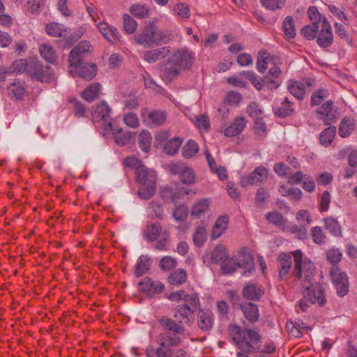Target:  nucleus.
Returning a JSON list of instances; mask_svg holds the SVG:
<instances>
[{
  "label": "nucleus",
  "mask_w": 357,
  "mask_h": 357,
  "mask_svg": "<svg viewBox=\"0 0 357 357\" xmlns=\"http://www.w3.org/2000/svg\"><path fill=\"white\" fill-rule=\"evenodd\" d=\"M330 275L337 294L340 296H345L349 291L347 275L344 273L341 272L337 266H333L330 271Z\"/></svg>",
  "instance_id": "6"
},
{
  "label": "nucleus",
  "mask_w": 357,
  "mask_h": 357,
  "mask_svg": "<svg viewBox=\"0 0 357 357\" xmlns=\"http://www.w3.org/2000/svg\"><path fill=\"white\" fill-rule=\"evenodd\" d=\"M206 239V230L204 224L199 225L196 227L193 235V241L196 246H202Z\"/></svg>",
  "instance_id": "43"
},
{
  "label": "nucleus",
  "mask_w": 357,
  "mask_h": 357,
  "mask_svg": "<svg viewBox=\"0 0 357 357\" xmlns=\"http://www.w3.org/2000/svg\"><path fill=\"white\" fill-rule=\"evenodd\" d=\"M268 178V170L262 166L257 167L247 177H243L241 183L243 186L248 184L257 185L266 181Z\"/></svg>",
  "instance_id": "14"
},
{
  "label": "nucleus",
  "mask_w": 357,
  "mask_h": 357,
  "mask_svg": "<svg viewBox=\"0 0 357 357\" xmlns=\"http://www.w3.org/2000/svg\"><path fill=\"white\" fill-rule=\"evenodd\" d=\"M160 346L156 349L157 357H185V351L181 349H170Z\"/></svg>",
  "instance_id": "33"
},
{
  "label": "nucleus",
  "mask_w": 357,
  "mask_h": 357,
  "mask_svg": "<svg viewBox=\"0 0 357 357\" xmlns=\"http://www.w3.org/2000/svg\"><path fill=\"white\" fill-rule=\"evenodd\" d=\"M238 267H240V264L232 259H226L222 264V269L226 274L233 273Z\"/></svg>",
  "instance_id": "64"
},
{
  "label": "nucleus",
  "mask_w": 357,
  "mask_h": 357,
  "mask_svg": "<svg viewBox=\"0 0 357 357\" xmlns=\"http://www.w3.org/2000/svg\"><path fill=\"white\" fill-rule=\"evenodd\" d=\"M39 51L40 55L48 62L54 63L56 60V52L50 44H42L39 47Z\"/></svg>",
  "instance_id": "39"
},
{
  "label": "nucleus",
  "mask_w": 357,
  "mask_h": 357,
  "mask_svg": "<svg viewBox=\"0 0 357 357\" xmlns=\"http://www.w3.org/2000/svg\"><path fill=\"white\" fill-rule=\"evenodd\" d=\"M75 69L69 70V73L72 76L78 75L79 77L86 79L91 80L96 75V66L93 63H84L82 66L79 64L77 65V66H71Z\"/></svg>",
  "instance_id": "12"
},
{
  "label": "nucleus",
  "mask_w": 357,
  "mask_h": 357,
  "mask_svg": "<svg viewBox=\"0 0 357 357\" xmlns=\"http://www.w3.org/2000/svg\"><path fill=\"white\" fill-rule=\"evenodd\" d=\"M264 291L260 287L254 284H248L243 291V296L250 300H258Z\"/></svg>",
  "instance_id": "32"
},
{
  "label": "nucleus",
  "mask_w": 357,
  "mask_h": 357,
  "mask_svg": "<svg viewBox=\"0 0 357 357\" xmlns=\"http://www.w3.org/2000/svg\"><path fill=\"white\" fill-rule=\"evenodd\" d=\"M282 28L284 33L287 37L292 38L295 36L296 31L292 17L288 16L284 19L282 24Z\"/></svg>",
  "instance_id": "55"
},
{
  "label": "nucleus",
  "mask_w": 357,
  "mask_h": 357,
  "mask_svg": "<svg viewBox=\"0 0 357 357\" xmlns=\"http://www.w3.org/2000/svg\"><path fill=\"white\" fill-rule=\"evenodd\" d=\"M151 263L147 256L142 255L137 259L135 264V275L140 277L145 274L149 269Z\"/></svg>",
  "instance_id": "34"
},
{
  "label": "nucleus",
  "mask_w": 357,
  "mask_h": 357,
  "mask_svg": "<svg viewBox=\"0 0 357 357\" xmlns=\"http://www.w3.org/2000/svg\"><path fill=\"white\" fill-rule=\"evenodd\" d=\"M28 73L36 79L43 82H48L49 79L45 75V70L42 65L35 62H29Z\"/></svg>",
  "instance_id": "31"
},
{
  "label": "nucleus",
  "mask_w": 357,
  "mask_h": 357,
  "mask_svg": "<svg viewBox=\"0 0 357 357\" xmlns=\"http://www.w3.org/2000/svg\"><path fill=\"white\" fill-rule=\"evenodd\" d=\"M136 179L140 185L138 195L143 199H149L155 193L156 174L144 165H138L135 169Z\"/></svg>",
  "instance_id": "3"
},
{
  "label": "nucleus",
  "mask_w": 357,
  "mask_h": 357,
  "mask_svg": "<svg viewBox=\"0 0 357 357\" xmlns=\"http://www.w3.org/2000/svg\"><path fill=\"white\" fill-rule=\"evenodd\" d=\"M177 261L175 258L170 256H165L160 259V267L163 271H169L174 268L177 266Z\"/></svg>",
  "instance_id": "62"
},
{
  "label": "nucleus",
  "mask_w": 357,
  "mask_h": 357,
  "mask_svg": "<svg viewBox=\"0 0 357 357\" xmlns=\"http://www.w3.org/2000/svg\"><path fill=\"white\" fill-rule=\"evenodd\" d=\"M181 68L174 62H170L169 58L167 61L160 68V77L167 82L172 81L180 73Z\"/></svg>",
  "instance_id": "15"
},
{
  "label": "nucleus",
  "mask_w": 357,
  "mask_h": 357,
  "mask_svg": "<svg viewBox=\"0 0 357 357\" xmlns=\"http://www.w3.org/2000/svg\"><path fill=\"white\" fill-rule=\"evenodd\" d=\"M307 13L312 24H317L319 26H322V21L324 19H326L325 17L321 15L315 6H310Z\"/></svg>",
  "instance_id": "61"
},
{
  "label": "nucleus",
  "mask_w": 357,
  "mask_h": 357,
  "mask_svg": "<svg viewBox=\"0 0 357 357\" xmlns=\"http://www.w3.org/2000/svg\"><path fill=\"white\" fill-rule=\"evenodd\" d=\"M246 121L244 117H237L225 130V135L234 137L240 134L245 128Z\"/></svg>",
  "instance_id": "21"
},
{
  "label": "nucleus",
  "mask_w": 357,
  "mask_h": 357,
  "mask_svg": "<svg viewBox=\"0 0 357 357\" xmlns=\"http://www.w3.org/2000/svg\"><path fill=\"white\" fill-rule=\"evenodd\" d=\"M98 27L104 38L110 43H115L120 40L121 35L113 26H110L105 22H101L98 24Z\"/></svg>",
  "instance_id": "18"
},
{
  "label": "nucleus",
  "mask_w": 357,
  "mask_h": 357,
  "mask_svg": "<svg viewBox=\"0 0 357 357\" xmlns=\"http://www.w3.org/2000/svg\"><path fill=\"white\" fill-rule=\"evenodd\" d=\"M229 222V218L227 215L219 217L211 230V238L217 239L226 231Z\"/></svg>",
  "instance_id": "24"
},
{
  "label": "nucleus",
  "mask_w": 357,
  "mask_h": 357,
  "mask_svg": "<svg viewBox=\"0 0 357 357\" xmlns=\"http://www.w3.org/2000/svg\"><path fill=\"white\" fill-rule=\"evenodd\" d=\"M108 126L113 131L115 142L119 146L125 145L135 137L132 132H123L122 128H113L111 123H109Z\"/></svg>",
  "instance_id": "22"
},
{
  "label": "nucleus",
  "mask_w": 357,
  "mask_h": 357,
  "mask_svg": "<svg viewBox=\"0 0 357 357\" xmlns=\"http://www.w3.org/2000/svg\"><path fill=\"white\" fill-rule=\"evenodd\" d=\"M195 311L189 307L178 305L175 308L174 316L180 324H188L193 319Z\"/></svg>",
  "instance_id": "16"
},
{
  "label": "nucleus",
  "mask_w": 357,
  "mask_h": 357,
  "mask_svg": "<svg viewBox=\"0 0 357 357\" xmlns=\"http://www.w3.org/2000/svg\"><path fill=\"white\" fill-rule=\"evenodd\" d=\"M160 325L168 331L161 333L157 337V343L162 347H175L180 344V334L184 332L183 327L179 326L173 319L168 317H162L158 319Z\"/></svg>",
  "instance_id": "4"
},
{
  "label": "nucleus",
  "mask_w": 357,
  "mask_h": 357,
  "mask_svg": "<svg viewBox=\"0 0 357 357\" xmlns=\"http://www.w3.org/2000/svg\"><path fill=\"white\" fill-rule=\"evenodd\" d=\"M100 93V85L98 83H92L82 93V97L87 101H92L97 98Z\"/></svg>",
  "instance_id": "35"
},
{
  "label": "nucleus",
  "mask_w": 357,
  "mask_h": 357,
  "mask_svg": "<svg viewBox=\"0 0 357 357\" xmlns=\"http://www.w3.org/2000/svg\"><path fill=\"white\" fill-rule=\"evenodd\" d=\"M110 113V108L105 102H101L96 105V107L92 111V118L95 121L107 120Z\"/></svg>",
  "instance_id": "26"
},
{
  "label": "nucleus",
  "mask_w": 357,
  "mask_h": 357,
  "mask_svg": "<svg viewBox=\"0 0 357 357\" xmlns=\"http://www.w3.org/2000/svg\"><path fill=\"white\" fill-rule=\"evenodd\" d=\"M329 96L328 91L325 89H320L314 91L311 96V104L312 105H319L324 100Z\"/></svg>",
  "instance_id": "54"
},
{
  "label": "nucleus",
  "mask_w": 357,
  "mask_h": 357,
  "mask_svg": "<svg viewBox=\"0 0 357 357\" xmlns=\"http://www.w3.org/2000/svg\"><path fill=\"white\" fill-rule=\"evenodd\" d=\"M270 61L271 57L269 53L264 50H260L258 53L257 61V67L258 70L260 73H264V71L268 68V63Z\"/></svg>",
  "instance_id": "41"
},
{
  "label": "nucleus",
  "mask_w": 357,
  "mask_h": 357,
  "mask_svg": "<svg viewBox=\"0 0 357 357\" xmlns=\"http://www.w3.org/2000/svg\"><path fill=\"white\" fill-rule=\"evenodd\" d=\"M141 289L148 295H153L161 293L164 289V285L158 281H153L149 278H144L139 282Z\"/></svg>",
  "instance_id": "17"
},
{
  "label": "nucleus",
  "mask_w": 357,
  "mask_h": 357,
  "mask_svg": "<svg viewBox=\"0 0 357 357\" xmlns=\"http://www.w3.org/2000/svg\"><path fill=\"white\" fill-rule=\"evenodd\" d=\"M141 116L143 121L150 126H160L165 123L167 114L162 110H151L143 108L141 110Z\"/></svg>",
  "instance_id": "7"
},
{
  "label": "nucleus",
  "mask_w": 357,
  "mask_h": 357,
  "mask_svg": "<svg viewBox=\"0 0 357 357\" xmlns=\"http://www.w3.org/2000/svg\"><path fill=\"white\" fill-rule=\"evenodd\" d=\"M123 27L124 31L128 34H132L135 32L137 28V23L129 15H123Z\"/></svg>",
  "instance_id": "52"
},
{
  "label": "nucleus",
  "mask_w": 357,
  "mask_h": 357,
  "mask_svg": "<svg viewBox=\"0 0 357 357\" xmlns=\"http://www.w3.org/2000/svg\"><path fill=\"white\" fill-rule=\"evenodd\" d=\"M229 333L233 341L245 352H258L261 347L260 335L255 330L241 328L237 325H230Z\"/></svg>",
  "instance_id": "2"
},
{
  "label": "nucleus",
  "mask_w": 357,
  "mask_h": 357,
  "mask_svg": "<svg viewBox=\"0 0 357 357\" xmlns=\"http://www.w3.org/2000/svg\"><path fill=\"white\" fill-rule=\"evenodd\" d=\"M320 28L321 29L317 36V42L320 47H328L333 44V36L331 24L327 19L322 21V26Z\"/></svg>",
  "instance_id": "13"
},
{
  "label": "nucleus",
  "mask_w": 357,
  "mask_h": 357,
  "mask_svg": "<svg viewBox=\"0 0 357 357\" xmlns=\"http://www.w3.org/2000/svg\"><path fill=\"white\" fill-rule=\"evenodd\" d=\"M174 11L178 17L186 20L190 16L189 6L185 3H177L174 7Z\"/></svg>",
  "instance_id": "49"
},
{
  "label": "nucleus",
  "mask_w": 357,
  "mask_h": 357,
  "mask_svg": "<svg viewBox=\"0 0 357 357\" xmlns=\"http://www.w3.org/2000/svg\"><path fill=\"white\" fill-rule=\"evenodd\" d=\"M336 134V128L335 126H329L321 132L319 137L320 143L325 146H328Z\"/></svg>",
  "instance_id": "36"
},
{
  "label": "nucleus",
  "mask_w": 357,
  "mask_h": 357,
  "mask_svg": "<svg viewBox=\"0 0 357 357\" xmlns=\"http://www.w3.org/2000/svg\"><path fill=\"white\" fill-rule=\"evenodd\" d=\"M46 32L48 35L53 37H62L65 35L66 29L64 26L56 22H52L47 24Z\"/></svg>",
  "instance_id": "40"
},
{
  "label": "nucleus",
  "mask_w": 357,
  "mask_h": 357,
  "mask_svg": "<svg viewBox=\"0 0 357 357\" xmlns=\"http://www.w3.org/2000/svg\"><path fill=\"white\" fill-rule=\"evenodd\" d=\"M170 62L179 66L181 69L189 68L195 60V53L186 47L174 50L169 57Z\"/></svg>",
  "instance_id": "5"
},
{
  "label": "nucleus",
  "mask_w": 357,
  "mask_h": 357,
  "mask_svg": "<svg viewBox=\"0 0 357 357\" xmlns=\"http://www.w3.org/2000/svg\"><path fill=\"white\" fill-rule=\"evenodd\" d=\"M240 267H248V270L243 272V275H248L255 271L253 257L249 252H241L238 257Z\"/></svg>",
  "instance_id": "29"
},
{
  "label": "nucleus",
  "mask_w": 357,
  "mask_h": 357,
  "mask_svg": "<svg viewBox=\"0 0 357 357\" xmlns=\"http://www.w3.org/2000/svg\"><path fill=\"white\" fill-rule=\"evenodd\" d=\"M172 38V33L169 31L158 30L154 25V45L166 44Z\"/></svg>",
  "instance_id": "44"
},
{
  "label": "nucleus",
  "mask_w": 357,
  "mask_h": 357,
  "mask_svg": "<svg viewBox=\"0 0 357 357\" xmlns=\"http://www.w3.org/2000/svg\"><path fill=\"white\" fill-rule=\"evenodd\" d=\"M137 44L144 47H150L154 45V24L149 23L141 28L139 32L134 36Z\"/></svg>",
  "instance_id": "9"
},
{
  "label": "nucleus",
  "mask_w": 357,
  "mask_h": 357,
  "mask_svg": "<svg viewBox=\"0 0 357 357\" xmlns=\"http://www.w3.org/2000/svg\"><path fill=\"white\" fill-rule=\"evenodd\" d=\"M209 202L207 199H203L195 203L192 208V215L200 216L208 209Z\"/></svg>",
  "instance_id": "57"
},
{
  "label": "nucleus",
  "mask_w": 357,
  "mask_h": 357,
  "mask_svg": "<svg viewBox=\"0 0 357 357\" xmlns=\"http://www.w3.org/2000/svg\"><path fill=\"white\" fill-rule=\"evenodd\" d=\"M317 112L319 115V119L322 120L326 126L334 123L337 120V109L333 107V102L331 100L321 105Z\"/></svg>",
  "instance_id": "10"
},
{
  "label": "nucleus",
  "mask_w": 357,
  "mask_h": 357,
  "mask_svg": "<svg viewBox=\"0 0 357 357\" xmlns=\"http://www.w3.org/2000/svg\"><path fill=\"white\" fill-rule=\"evenodd\" d=\"M213 314L211 312L199 311L197 315V325L203 331H207L212 328Z\"/></svg>",
  "instance_id": "28"
},
{
  "label": "nucleus",
  "mask_w": 357,
  "mask_h": 357,
  "mask_svg": "<svg viewBox=\"0 0 357 357\" xmlns=\"http://www.w3.org/2000/svg\"><path fill=\"white\" fill-rule=\"evenodd\" d=\"M29 66V63L25 59L15 60L9 67L0 70V80L5 81L10 75L28 72Z\"/></svg>",
  "instance_id": "11"
},
{
  "label": "nucleus",
  "mask_w": 357,
  "mask_h": 357,
  "mask_svg": "<svg viewBox=\"0 0 357 357\" xmlns=\"http://www.w3.org/2000/svg\"><path fill=\"white\" fill-rule=\"evenodd\" d=\"M130 11L135 17L142 19L148 16L149 9L145 5L135 4L131 6Z\"/></svg>",
  "instance_id": "51"
},
{
  "label": "nucleus",
  "mask_w": 357,
  "mask_h": 357,
  "mask_svg": "<svg viewBox=\"0 0 357 357\" xmlns=\"http://www.w3.org/2000/svg\"><path fill=\"white\" fill-rule=\"evenodd\" d=\"M170 47H162L160 48L146 51L144 59L149 63H155L168 55L170 52Z\"/></svg>",
  "instance_id": "20"
},
{
  "label": "nucleus",
  "mask_w": 357,
  "mask_h": 357,
  "mask_svg": "<svg viewBox=\"0 0 357 357\" xmlns=\"http://www.w3.org/2000/svg\"><path fill=\"white\" fill-rule=\"evenodd\" d=\"M305 85L299 82H294L288 86L289 91L297 99L302 100L305 96Z\"/></svg>",
  "instance_id": "48"
},
{
  "label": "nucleus",
  "mask_w": 357,
  "mask_h": 357,
  "mask_svg": "<svg viewBox=\"0 0 357 357\" xmlns=\"http://www.w3.org/2000/svg\"><path fill=\"white\" fill-rule=\"evenodd\" d=\"M183 301H184L183 305L197 310L199 305V298L195 294H188L185 293Z\"/></svg>",
  "instance_id": "60"
},
{
  "label": "nucleus",
  "mask_w": 357,
  "mask_h": 357,
  "mask_svg": "<svg viewBox=\"0 0 357 357\" xmlns=\"http://www.w3.org/2000/svg\"><path fill=\"white\" fill-rule=\"evenodd\" d=\"M187 280V273L184 269L179 268L173 273L168 278V282L171 284H182Z\"/></svg>",
  "instance_id": "42"
},
{
  "label": "nucleus",
  "mask_w": 357,
  "mask_h": 357,
  "mask_svg": "<svg viewBox=\"0 0 357 357\" xmlns=\"http://www.w3.org/2000/svg\"><path fill=\"white\" fill-rule=\"evenodd\" d=\"M163 231L160 223H152L147 225L144 231V235L147 241L152 243L157 240L160 234L162 235Z\"/></svg>",
  "instance_id": "23"
},
{
  "label": "nucleus",
  "mask_w": 357,
  "mask_h": 357,
  "mask_svg": "<svg viewBox=\"0 0 357 357\" xmlns=\"http://www.w3.org/2000/svg\"><path fill=\"white\" fill-rule=\"evenodd\" d=\"M227 258V255L223 245L217 246L211 253V259L215 263L223 262Z\"/></svg>",
  "instance_id": "53"
},
{
  "label": "nucleus",
  "mask_w": 357,
  "mask_h": 357,
  "mask_svg": "<svg viewBox=\"0 0 357 357\" xmlns=\"http://www.w3.org/2000/svg\"><path fill=\"white\" fill-rule=\"evenodd\" d=\"M293 112L291 102L288 98H285L282 103V106L275 109V114L280 117H284L290 115Z\"/></svg>",
  "instance_id": "50"
},
{
  "label": "nucleus",
  "mask_w": 357,
  "mask_h": 357,
  "mask_svg": "<svg viewBox=\"0 0 357 357\" xmlns=\"http://www.w3.org/2000/svg\"><path fill=\"white\" fill-rule=\"evenodd\" d=\"M354 129V121L348 118H344L340 125L338 132L342 137H347L351 133Z\"/></svg>",
  "instance_id": "47"
},
{
  "label": "nucleus",
  "mask_w": 357,
  "mask_h": 357,
  "mask_svg": "<svg viewBox=\"0 0 357 357\" xmlns=\"http://www.w3.org/2000/svg\"><path fill=\"white\" fill-rule=\"evenodd\" d=\"M169 233L164 229L161 238L154 244V248L159 251H164L168 249Z\"/></svg>",
  "instance_id": "58"
},
{
  "label": "nucleus",
  "mask_w": 357,
  "mask_h": 357,
  "mask_svg": "<svg viewBox=\"0 0 357 357\" xmlns=\"http://www.w3.org/2000/svg\"><path fill=\"white\" fill-rule=\"evenodd\" d=\"M266 219L283 231L286 230V225L288 222L280 213L276 211L268 213L266 214Z\"/></svg>",
  "instance_id": "30"
},
{
  "label": "nucleus",
  "mask_w": 357,
  "mask_h": 357,
  "mask_svg": "<svg viewBox=\"0 0 357 357\" xmlns=\"http://www.w3.org/2000/svg\"><path fill=\"white\" fill-rule=\"evenodd\" d=\"M183 139L180 137H174L169 140L164 147V151L169 155H173L178 152Z\"/></svg>",
  "instance_id": "45"
},
{
  "label": "nucleus",
  "mask_w": 357,
  "mask_h": 357,
  "mask_svg": "<svg viewBox=\"0 0 357 357\" xmlns=\"http://www.w3.org/2000/svg\"><path fill=\"white\" fill-rule=\"evenodd\" d=\"M292 255L294 259L292 275L300 282L303 297L311 304L324 305L326 303L324 288L314 280L313 264L307 259L303 260V253L300 250L293 252Z\"/></svg>",
  "instance_id": "1"
},
{
  "label": "nucleus",
  "mask_w": 357,
  "mask_h": 357,
  "mask_svg": "<svg viewBox=\"0 0 357 357\" xmlns=\"http://www.w3.org/2000/svg\"><path fill=\"white\" fill-rule=\"evenodd\" d=\"M241 309L245 317L250 322H256L259 319V310L256 305L252 303H244Z\"/></svg>",
  "instance_id": "25"
},
{
  "label": "nucleus",
  "mask_w": 357,
  "mask_h": 357,
  "mask_svg": "<svg viewBox=\"0 0 357 357\" xmlns=\"http://www.w3.org/2000/svg\"><path fill=\"white\" fill-rule=\"evenodd\" d=\"M152 137L151 133L147 130H142L138 137V144L141 149L147 153L149 151L151 146Z\"/></svg>",
  "instance_id": "37"
},
{
  "label": "nucleus",
  "mask_w": 357,
  "mask_h": 357,
  "mask_svg": "<svg viewBox=\"0 0 357 357\" xmlns=\"http://www.w3.org/2000/svg\"><path fill=\"white\" fill-rule=\"evenodd\" d=\"M320 26L317 24L307 25L301 29V33L308 40H312L316 37Z\"/></svg>",
  "instance_id": "59"
},
{
  "label": "nucleus",
  "mask_w": 357,
  "mask_h": 357,
  "mask_svg": "<svg viewBox=\"0 0 357 357\" xmlns=\"http://www.w3.org/2000/svg\"><path fill=\"white\" fill-rule=\"evenodd\" d=\"M25 90V83L18 79H15L8 88V94L17 100L22 98Z\"/></svg>",
  "instance_id": "27"
},
{
  "label": "nucleus",
  "mask_w": 357,
  "mask_h": 357,
  "mask_svg": "<svg viewBox=\"0 0 357 357\" xmlns=\"http://www.w3.org/2000/svg\"><path fill=\"white\" fill-rule=\"evenodd\" d=\"M92 50V47L89 41H81L77 46L74 47L68 56L70 66H77L81 63L82 59Z\"/></svg>",
  "instance_id": "8"
},
{
  "label": "nucleus",
  "mask_w": 357,
  "mask_h": 357,
  "mask_svg": "<svg viewBox=\"0 0 357 357\" xmlns=\"http://www.w3.org/2000/svg\"><path fill=\"white\" fill-rule=\"evenodd\" d=\"M325 228L336 236L341 235V227L339 222L333 217H327L324 220Z\"/></svg>",
  "instance_id": "38"
},
{
  "label": "nucleus",
  "mask_w": 357,
  "mask_h": 357,
  "mask_svg": "<svg viewBox=\"0 0 357 357\" xmlns=\"http://www.w3.org/2000/svg\"><path fill=\"white\" fill-rule=\"evenodd\" d=\"M326 257L328 261L335 266L342 259V253L337 248H331L326 252Z\"/></svg>",
  "instance_id": "63"
},
{
  "label": "nucleus",
  "mask_w": 357,
  "mask_h": 357,
  "mask_svg": "<svg viewBox=\"0 0 357 357\" xmlns=\"http://www.w3.org/2000/svg\"><path fill=\"white\" fill-rule=\"evenodd\" d=\"M247 112L254 120L262 119V109L256 102H252L248 105Z\"/></svg>",
  "instance_id": "56"
},
{
  "label": "nucleus",
  "mask_w": 357,
  "mask_h": 357,
  "mask_svg": "<svg viewBox=\"0 0 357 357\" xmlns=\"http://www.w3.org/2000/svg\"><path fill=\"white\" fill-rule=\"evenodd\" d=\"M182 155L185 158L194 157L199 151L198 144L193 140H189L182 148Z\"/></svg>",
  "instance_id": "46"
},
{
  "label": "nucleus",
  "mask_w": 357,
  "mask_h": 357,
  "mask_svg": "<svg viewBox=\"0 0 357 357\" xmlns=\"http://www.w3.org/2000/svg\"><path fill=\"white\" fill-rule=\"evenodd\" d=\"M278 261L279 278L281 280H286L292 266L291 257L286 253H282L278 256Z\"/></svg>",
  "instance_id": "19"
}]
</instances>
